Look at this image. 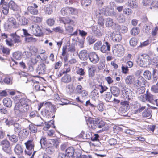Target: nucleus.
<instances>
[{"instance_id": "1", "label": "nucleus", "mask_w": 158, "mask_h": 158, "mask_svg": "<svg viewBox=\"0 0 158 158\" xmlns=\"http://www.w3.org/2000/svg\"><path fill=\"white\" fill-rule=\"evenodd\" d=\"M29 102V100L25 98L20 99L15 104L14 108L15 113L22 114L27 112L30 108V106L28 104Z\"/></svg>"}, {"instance_id": "2", "label": "nucleus", "mask_w": 158, "mask_h": 158, "mask_svg": "<svg viewBox=\"0 0 158 158\" xmlns=\"http://www.w3.org/2000/svg\"><path fill=\"white\" fill-rule=\"evenodd\" d=\"M151 60L149 56L146 54L141 56V58H139L137 61V63L140 66L147 67L151 63Z\"/></svg>"}, {"instance_id": "3", "label": "nucleus", "mask_w": 158, "mask_h": 158, "mask_svg": "<svg viewBox=\"0 0 158 158\" xmlns=\"http://www.w3.org/2000/svg\"><path fill=\"white\" fill-rule=\"evenodd\" d=\"M30 28L31 33L37 36H41L44 35L41 27L37 24H34L31 25Z\"/></svg>"}, {"instance_id": "4", "label": "nucleus", "mask_w": 158, "mask_h": 158, "mask_svg": "<svg viewBox=\"0 0 158 158\" xmlns=\"http://www.w3.org/2000/svg\"><path fill=\"white\" fill-rule=\"evenodd\" d=\"M104 12L103 10L100 9L97 10L94 15V17L98 19V23L99 25H103Z\"/></svg>"}, {"instance_id": "5", "label": "nucleus", "mask_w": 158, "mask_h": 158, "mask_svg": "<svg viewBox=\"0 0 158 158\" xmlns=\"http://www.w3.org/2000/svg\"><path fill=\"white\" fill-rule=\"evenodd\" d=\"M2 150L6 153L11 154L12 152L11 147L9 141L7 139L2 140L0 143Z\"/></svg>"}, {"instance_id": "6", "label": "nucleus", "mask_w": 158, "mask_h": 158, "mask_svg": "<svg viewBox=\"0 0 158 158\" xmlns=\"http://www.w3.org/2000/svg\"><path fill=\"white\" fill-rule=\"evenodd\" d=\"M92 30L96 36L100 37L102 35V32L104 31V25L93 26Z\"/></svg>"}, {"instance_id": "7", "label": "nucleus", "mask_w": 158, "mask_h": 158, "mask_svg": "<svg viewBox=\"0 0 158 158\" xmlns=\"http://www.w3.org/2000/svg\"><path fill=\"white\" fill-rule=\"evenodd\" d=\"M5 26L8 28L10 29L16 27V22L15 19L13 17H11L8 18Z\"/></svg>"}, {"instance_id": "8", "label": "nucleus", "mask_w": 158, "mask_h": 158, "mask_svg": "<svg viewBox=\"0 0 158 158\" xmlns=\"http://www.w3.org/2000/svg\"><path fill=\"white\" fill-rule=\"evenodd\" d=\"M89 58L91 62L94 64L97 63L99 60V56L95 52L90 53Z\"/></svg>"}, {"instance_id": "9", "label": "nucleus", "mask_w": 158, "mask_h": 158, "mask_svg": "<svg viewBox=\"0 0 158 158\" xmlns=\"http://www.w3.org/2000/svg\"><path fill=\"white\" fill-rule=\"evenodd\" d=\"M16 17L18 21V23L21 25H25L27 24L28 20L24 17H21L20 15H16Z\"/></svg>"}, {"instance_id": "10", "label": "nucleus", "mask_w": 158, "mask_h": 158, "mask_svg": "<svg viewBox=\"0 0 158 158\" xmlns=\"http://www.w3.org/2000/svg\"><path fill=\"white\" fill-rule=\"evenodd\" d=\"M121 105L122 106L120 108V110L122 113L127 112L130 108L129 102L127 101H122Z\"/></svg>"}, {"instance_id": "11", "label": "nucleus", "mask_w": 158, "mask_h": 158, "mask_svg": "<svg viewBox=\"0 0 158 158\" xmlns=\"http://www.w3.org/2000/svg\"><path fill=\"white\" fill-rule=\"evenodd\" d=\"M59 20L61 23H63L64 24H70L72 26H75L74 21L71 20L69 17L60 18Z\"/></svg>"}, {"instance_id": "12", "label": "nucleus", "mask_w": 158, "mask_h": 158, "mask_svg": "<svg viewBox=\"0 0 158 158\" xmlns=\"http://www.w3.org/2000/svg\"><path fill=\"white\" fill-rule=\"evenodd\" d=\"M111 45L107 42H104L100 48V51L103 53H106L107 51H109L110 50Z\"/></svg>"}, {"instance_id": "13", "label": "nucleus", "mask_w": 158, "mask_h": 158, "mask_svg": "<svg viewBox=\"0 0 158 158\" xmlns=\"http://www.w3.org/2000/svg\"><path fill=\"white\" fill-rule=\"evenodd\" d=\"M89 54H88L86 50H83L81 51L79 54L80 59L84 61L86 60L89 57Z\"/></svg>"}, {"instance_id": "14", "label": "nucleus", "mask_w": 158, "mask_h": 158, "mask_svg": "<svg viewBox=\"0 0 158 158\" xmlns=\"http://www.w3.org/2000/svg\"><path fill=\"white\" fill-rule=\"evenodd\" d=\"M37 5L34 3L33 4V6H29L28 7V11L32 14L37 15L38 12V10L37 9Z\"/></svg>"}, {"instance_id": "15", "label": "nucleus", "mask_w": 158, "mask_h": 158, "mask_svg": "<svg viewBox=\"0 0 158 158\" xmlns=\"http://www.w3.org/2000/svg\"><path fill=\"white\" fill-rule=\"evenodd\" d=\"M46 70L45 64L44 63L40 64L37 68V72L39 74L44 73Z\"/></svg>"}, {"instance_id": "16", "label": "nucleus", "mask_w": 158, "mask_h": 158, "mask_svg": "<svg viewBox=\"0 0 158 158\" xmlns=\"http://www.w3.org/2000/svg\"><path fill=\"white\" fill-rule=\"evenodd\" d=\"M8 6H7L8 7V9L10 8L14 11H17L18 10V6L14 1L12 0L10 1L8 3Z\"/></svg>"}, {"instance_id": "17", "label": "nucleus", "mask_w": 158, "mask_h": 158, "mask_svg": "<svg viewBox=\"0 0 158 158\" xmlns=\"http://www.w3.org/2000/svg\"><path fill=\"white\" fill-rule=\"evenodd\" d=\"M4 1L5 0H1L0 4L2 5V13L5 15H7L8 13L9 9Z\"/></svg>"}, {"instance_id": "18", "label": "nucleus", "mask_w": 158, "mask_h": 158, "mask_svg": "<svg viewBox=\"0 0 158 158\" xmlns=\"http://www.w3.org/2000/svg\"><path fill=\"white\" fill-rule=\"evenodd\" d=\"M59 144L58 140L56 139H50L48 141V146H49L54 148H56Z\"/></svg>"}, {"instance_id": "19", "label": "nucleus", "mask_w": 158, "mask_h": 158, "mask_svg": "<svg viewBox=\"0 0 158 158\" xmlns=\"http://www.w3.org/2000/svg\"><path fill=\"white\" fill-rule=\"evenodd\" d=\"M26 148L30 151H31L34 149V144L31 140H28L25 143Z\"/></svg>"}, {"instance_id": "20", "label": "nucleus", "mask_w": 158, "mask_h": 158, "mask_svg": "<svg viewBox=\"0 0 158 158\" xmlns=\"http://www.w3.org/2000/svg\"><path fill=\"white\" fill-rule=\"evenodd\" d=\"M74 149L72 147H68L65 150L66 154L69 158L70 157H73V156L74 155Z\"/></svg>"}, {"instance_id": "21", "label": "nucleus", "mask_w": 158, "mask_h": 158, "mask_svg": "<svg viewBox=\"0 0 158 158\" xmlns=\"http://www.w3.org/2000/svg\"><path fill=\"white\" fill-rule=\"evenodd\" d=\"M89 75V77H93L95 75L96 68L94 66L92 65L88 67Z\"/></svg>"}, {"instance_id": "22", "label": "nucleus", "mask_w": 158, "mask_h": 158, "mask_svg": "<svg viewBox=\"0 0 158 158\" xmlns=\"http://www.w3.org/2000/svg\"><path fill=\"white\" fill-rule=\"evenodd\" d=\"M132 93V91L129 89H124L123 90V96L127 99H129L131 98V94Z\"/></svg>"}, {"instance_id": "23", "label": "nucleus", "mask_w": 158, "mask_h": 158, "mask_svg": "<svg viewBox=\"0 0 158 158\" xmlns=\"http://www.w3.org/2000/svg\"><path fill=\"white\" fill-rule=\"evenodd\" d=\"M14 150L15 153L18 155H21L23 152V150L21 146L18 144L15 146Z\"/></svg>"}, {"instance_id": "24", "label": "nucleus", "mask_w": 158, "mask_h": 158, "mask_svg": "<svg viewBox=\"0 0 158 158\" xmlns=\"http://www.w3.org/2000/svg\"><path fill=\"white\" fill-rule=\"evenodd\" d=\"M134 81V77L133 75H129L127 76L125 79V81L127 84L131 85L132 84Z\"/></svg>"}, {"instance_id": "25", "label": "nucleus", "mask_w": 158, "mask_h": 158, "mask_svg": "<svg viewBox=\"0 0 158 158\" xmlns=\"http://www.w3.org/2000/svg\"><path fill=\"white\" fill-rule=\"evenodd\" d=\"M152 111L150 109L145 110L142 113V116L144 118H150L152 116Z\"/></svg>"}, {"instance_id": "26", "label": "nucleus", "mask_w": 158, "mask_h": 158, "mask_svg": "<svg viewBox=\"0 0 158 158\" xmlns=\"http://www.w3.org/2000/svg\"><path fill=\"white\" fill-rule=\"evenodd\" d=\"M3 103L5 106L8 107H10L12 105L11 100L8 98H4L3 100Z\"/></svg>"}, {"instance_id": "27", "label": "nucleus", "mask_w": 158, "mask_h": 158, "mask_svg": "<svg viewBox=\"0 0 158 158\" xmlns=\"http://www.w3.org/2000/svg\"><path fill=\"white\" fill-rule=\"evenodd\" d=\"M90 123L89 127L92 129H95L97 128L96 118L94 119H89V121Z\"/></svg>"}, {"instance_id": "28", "label": "nucleus", "mask_w": 158, "mask_h": 158, "mask_svg": "<svg viewBox=\"0 0 158 158\" xmlns=\"http://www.w3.org/2000/svg\"><path fill=\"white\" fill-rule=\"evenodd\" d=\"M71 78L70 76L67 74L64 76L61 79V81L65 83H67L71 81Z\"/></svg>"}, {"instance_id": "29", "label": "nucleus", "mask_w": 158, "mask_h": 158, "mask_svg": "<svg viewBox=\"0 0 158 158\" xmlns=\"http://www.w3.org/2000/svg\"><path fill=\"white\" fill-rule=\"evenodd\" d=\"M10 35L13 38V40L14 43H19L21 42L20 37L16 35V33L12 34Z\"/></svg>"}, {"instance_id": "30", "label": "nucleus", "mask_w": 158, "mask_h": 158, "mask_svg": "<svg viewBox=\"0 0 158 158\" xmlns=\"http://www.w3.org/2000/svg\"><path fill=\"white\" fill-rule=\"evenodd\" d=\"M152 23H150L149 24L145 25L143 27V30L147 33L152 29Z\"/></svg>"}, {"instance_id": "31", "label": "nucleus", "mask_w": 158, "mask_h": 158, "mask_svg": "<svg viewBox=\"0 0 158 158\" xmlns=\"http://www.w3.org/2000/svg\"><path fill=\"white\" fill-rule=\"evenodd\" d=\"M145 81L144 78L142 77H139L137 80V85L138 86L140 87H144L145 85Z\"/></svg>"}, {"instance_id": "32", "label": "nucleus", "mask_w": 158, "mask_h": 158, "mask_svg": "<svg viewBox=\"0 0 158 158\" xmlns=\"http://www.w3.org/2000/svg\"><path fill=\"white\" fill-rule=\"evenodd\" d=\"M23 54L20 52L17 51L14 52L13 54V57L16 60H20L22 57Z\"/></svg>"}, {"instance_id": "33", "label": "nucleus", "mask_w": 158, "mask_h": 158, "mask_svg": "<svg viewBox=\"0 0 158 158\" xmlns=\"http://www.w3.org/2000/svg\"><path fill=\"white\" fill-rule=\"evenodd\" d=\"M43 120L40 117H38L35 119L34 122L35 125L38 126H41L43 123Z\"/></svg>"}, {"instance_id": "34", "label": "nucleus", "mask_w": 158, "mask_h": 158, "mask_svg": "<svg viewBox=\"0 0 158 158\" xmlns=\"http://www.w3.org/2000/svg\"><path fill=\"white\" fill-rule=\"evenodd\" d=\"M97 128H102L105 124V123L100 119L96 118Z\"/></svg>"}, {"instance_id": "35", "label": "nucleus", "mask_w": 158, "mask_h": 158, "mask_svg": "<svg viewBox=\"0 0 158 158\" xmlns=\"http://www.w3.org/2000/svg\"><path fill=\"white\" fill-rule=\"evenodd\" d=\"M96 87L99 90L101 94L103 93L104 92L106 91L108 89V88L106 87L105 86H103L101 84L97 85L96 86Z\"/></svg>"}, {"instance_id": "36", "label": "nucleus", "mask_w": 158, "mask_h": 158, "mask_svg": "<svg viewBox=\"0 0 158 158\" xmlns=\"http://www.w3.org/2000/svg\"><path fill=\"white\" fill-rule=\"evenodd\" d=\"M40 58H41V56L40 55H37L36 56L32 55L31 56V61L33 64H36L38 61V59H40Z\"/></svg>"}, {"instance_id": "37", "label": "nucleus", "mask_w": 158, "mask_h": 158, "mask_svg": "<svg viewBox=\"0 0 158 158\" xmlns=\"http://www.w3.org/2000/svg\"><path fill=\"white\" fill-rule=\"evenodd\" d=\"M114 48H115L113 50L114 52L115 51L117 53L121 52L123 51V48L122 45L121 44H117L114 45Z\"/></svg>"}, {"instance_id": "38", "label": "nucleus", "mask_w": 158, "mask_h": 158, "mask_svg": "<svg viewBox=\"0 0 158 158\" xmlns=\"http://www.w3.org/2000/svg\"><path fill=\"white\" fill-rule=\"evenodd\" d=\"M112 94L114 96H117L119 95V90L118 88L116 87H114L111 88Z\"/></svg>"}, {"instance_id": "39", "label": "nucleus", "mask_w": 158, "mask_h": 158, "mask_svg": "<svg viewBox=\"0 0 158 158\" xmlns=\"http://www.w3.org/2000/svg\"><path fill=\"white\" fill-rule=\"evenodd\" d=\"M118 21L120 23H123L126 21L125 16L122 14H119L117 17Z\"/></svg>"}, {"instance_id": "40", "label": "nucleus", "mask_w": 158, "mask_h": 158, "mask_svg": "<svg viewBox=\"0 0 158 158\" xmlns=\"http://www.w3.org/2000/svg\"><path fill=\"white\" fill-rule=\"evenodd\" d=\"M53 11V9L52 6L50 4L48 5L45 10L46 14L50 15L52 13Z\"/></svg>"}, {"instance_id": "41", "label": "nucleus", "mask_w": 158, "mask_h": 158, "mask_svg": "<svg viewBox=\"0 0 158 158\" xmlns=\"http://www.w3.org/2000/svg\"><path fill=\"white\" fill-rule=\"evenodd\" d=\"M122 37L121 35L120 34H115L114 36H112V39L114 41L118 42L121 40Z\"/></svg>"}, {"instance_id": "42", "label": "nucleus", "mask_w": 158, "mask_h": 158, "mask_svg": "<svg viewBox=\"0 0 158 158\" xmlns=\"http://www.w3.org/2000/svg\"><path fill=\"white\" fill-rule=\"evenodd\" d=\"M112 94L110 92H107L104 95V98L107 102H109L112 97Z\"/></svg>"}, {"instance_id": "43", "label": "nucleus", "mask_w": 158, "mask_h": 158, "mask_svg": "<svg viewBox=\"0 0 158 158\" xmlns=\"http://www.w3.org/2000/svg\"><path fill=\"white\" fill-rule=\"evenodd\" d=\"M2 50L3 54L6 56L9 55L10 50L7 47H3L2 48Z\"/></svg>"}, {"instance_id": "44", "label": "nucleus", "mask_w": 158, "mask_h": 158, "mask_svg": "<svg viewBox=\"0 0 158 158\" xmlns=\"http://www.w3.org/2000/svg\"><path fill=\"white\" fill-rule=\"evenodd\" d=\"M114 24L113 20L110 18H107L106 19V26L109 27H111Z\"/></svg>"}, {"instance_id": "45", "label": "nucleus", "mask_w": 158, "mask_h": 158, "mask_svg": "<svg viewBox=\"0 0 158 158\" xmlns=\"http://www.w3.org/2000/svg\"><path fill=\"white\" fill-rule=\"evenodd\" d=\"M138 40L137 39L135 38H132L130 40V45L132 46H135L137 44Z\"/></svg>"}, {"instance_id": "46", "label": "nucleus", "mask_w": 158, "mask_h": 158, "mask_svg": "<svg viewBox=\"0 0 158 158\" xmlns=\"http://www.w3.org/2000/svg\"><path fill=\"white\" fill-rule=\"evenodd\" d=\"M73 158H92V156L90 155L88 156L83 155H81L79 153H78L76 156H73Z\"/></svg>"}, {"instance_id": "47", "label": "nucleus", "mask_w": 158, "mask_h": 158, "mask_svg": "<svg viewBox=\"0 0 158 158\" xmlns=\"http://www.w3.org/2000/svg\"><path fill=\"white\" fill-rule=\"evenodd\" d=\"M102 44V42L101 41H98L95 43L94 45V49L95 50H98L100 49L101 47Z\"/></svg>"}, {"instance_id": "48", "label": "nucleus", "mask_w": 158, "mask_h": 158, "mask_svg": "<svg viewBox=\"0 0 158 158\" xmlns=\"http://www.w3.org/2000/svg\"><path fill=\"white\" fill-rule=\"evenodd\" d=\"M61 12L64 15H69V7H65L62 8L61 10Z\"/></svg>"}, {"instance_id": "49", "label": "nucleus", "mask_w": 158, "mask_h": 158, "mask_svg": "<svg viewBox=\"0 0 158 158\" xmlns=\"http://www.w3.org/2000/svg\"><path fill=\"white\" fill-rule=\"evenodd\" d=\"M145 91V88L144 87H140L138 88L136 91V94H140L143 93Z\"/></svg>"}, {"instance_id": "50", "label": "nucleus", "mask_w": 158, "mask_h": 158, "mask_svg": "<svg viewBox=\"0 0 158 158\" xmlns=\"http://www.w3.org/2000/svg\"><path fill=\"white\" fill-rule=\"evenodd\" d=\"M139 32V29L137 27L132 28L131 31V34L134 35H137Z\"/></svg>"}, {"instance_id": "51", "label": "nucleus", "mask_w": 158, "mask_h": 158, "mask_svg": "<svg viewBox=\"0 0 158 158\" xmlns=\"http://www.w3.org/2000/svg\"><path fill=\"white\" fill-rule=\"evenodd\" d=\"M14 131L16 132H19L21 129V127L20 124L16 123L14 125Z\"/></svg>"}, {"instance_id": "52", "label": "nucleus", "mask_w": 158, "mask_h": 158, "mask_svg": "<svg viewBox=\"0 0 158 158\" xmlns=\"http://www.w3.org/2000/svg\"><path fill=\"white\" fill-rule=\"evenodd\" d=\"M91 2V0H81V4L85 6H87L90 5Z\"/></svg>"}, {"instance_id": "53", "label": "nucleus", "mask_w": 158, "mask_h": 158, "mask_svg": "<svg viewBox=\"0 0 158 158\" xmlns=\"http://www.w3.org/2000/svg\"><path fill=\"white\" fill-rule=\"evenodd\" d=\"M9 139L13 143H16L18 141V137L15 135H12L10 136Z\"/></svg>"}, {"instance_id": "54", "label": "nucleus", "mask_w": 158, "mask_h": 158, "mask_svg": "<svg viewBox=\"0 0 158 158\" xmlns=\"http://www.w3.org/2000/svg\"><path fill=\"white\" fill-rule=\"evenodd\" d=\"M64 46L65 47H67V49L68 51L72 52L75 51V47L73 45H69Z\"/></svg>"}, {"instance_id": "55", "label": "nucleus", "mask_w": 158, "mask_h": 158, "mask_svg": "<svg viewBox=\"0 0 158 158\" xmlns=\"http://www.w3.org/2000/svg\"><path fill=\"white\" fill-rule=\"evenodd\" d=\"M143 75L144 77L148 80H150L151 78V73L148 70H146L144 71Z\"/></svg>"}, {"instance_id": "56", "label": "nucleus", "mask_w": 158, "mask_h": 158, "mask_svg": "<svg viewBox=\"0 0 158 158\" xmlns=\"http://www.w3.org/2000/svg\"><path fill=\"white\" fill-rule=\"evenodd\" d=\"M123 12L127 15H130L132 13V11L130 8H125Z\"/></svg>"}, {"instance_id": "57", "label": "nucleus", "mask_w": 158, "mask_h": 158, "mask_svg": "<svg viewBox=\"0 0 158 158\" xmlns=\"http://www.w3.org/2000/svg\"><path fill=\"white\" fill-rule=\"evenodd\" d=\"M54 148L48 146L47 148L46 149V152L50 154H52L54 151Z\"/></svg>"}, {"instance_id": "58", "label": "nucleus", "mask_w": 158, "mask_h": 158, "mask_svg": "<svg viewBox=\"0 0 158 158\" xmlns=\"http://www.w3.org/2000/svg\"><path fill=\"white\" fill-rule=\"evenodd\" d=\"M77 73L80 76H83L85 75V73L83 69L79 68L77 71Z\"/></svg>"}, {"instance_id": "59", "label": "nucleus", "mask_w": 158, "mask_h": 158, "mask_svg": "<svg viewBox=\"0 0 158 158\" xmlns=\"http://www.w3.org/2000/svg\"><path fill=\"white\" fill-rule=\"evenodd\" d=\"M84 39H78L77 41V44L80 48H82L84 47Z\"/></svg>"}, {"instance_id": "60", "label": "nucleus", "mask_w": 158, "mask_h": 158, "mask_svg": "<svg viewBox=\"0 0 158 158\" xmlns=\"http://www.w3.org/2000/svg\"><path fill=\"white\" fill-rule=\"evenodd\" d=\"M105 62L104 60H100L98 65V69L100 70L103 69L105 66Z\"/></svg>"}, {"instance_id": "61", "label": "nucleus", "mask_w": 158, "mask_h": 158, "mask_svg": "<svg viewBox=\"0 0 158 158\" xmlns=\"http://www.w3.org/2000/svg\"><path fill=\"white\" fill-rule=\"evenodd\" d=\"M29 128L30 131L32 132L36 133L37 131V128L32 125H30L29 126Z\"/></svg>"}, {"instance_id": "62", "label": "nucleus", "mask_w": 158, "mask_h": 158, "mask_svg": "<svg viewBox=\"0 0 158 158\" xmlns=\"http://www.w3.org/2000/svg\"><path fill=\"white\" fill-rule=\"evenodd\" d=\"M84 90V89L82 88L81 85H78L76 89V90L77 92L78 93L81 94L82 91Z\"/></svg>"}, {"instance_id": "63", "label": "nucleus", "mask_w": 158, "mask_h": 158, "mask_svg": "<svg viewBox=\"0 0 158 158\" xmlns=\"http://www.w3.org/2000/svg\"><path fill=\"white\" fill-rule=\"evenodd\" d=\"M147 96L146 94H144L140 95L139 97V99L143 102H145L147 100Z\"/></svg>"}, {"instance_id": "64", "label": "nucleus", "mask_w": 158, "mask_h": 158, "mask_svg": "<svg viewBox=\"0 0 158 158\" xmlns=\"http://www.w3.org/2000/svg\"><path fill=\"white\" fill-rule=\"evenodd\" d=\"M58 158H69L66 154L60 152L59 153Z\"/></svg>"}]
</instances>
